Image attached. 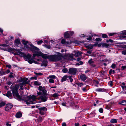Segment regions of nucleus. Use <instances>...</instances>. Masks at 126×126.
Returning a JSON list of instances; mask_svg holds the SVG:
<instances>
[{"label": "nucleus", "mask_w": 126, "mask_h": 126, "mask_svg": "<svg viewBox=\"0 0 126 126\" xmlns=\"http://www.w3.org/2000/svg\"><path fill=\"white\" fill-rule=\"evenodd\" d=\"M94 61L92 59H90L88 61V63H93Z\"/></svg>", "instance_id": "nucleus-38"}, {"label": "nucleus", "mask_w": 126, "mask_h": 126, "mask_svg": "<svg viewBox=\"0 0 126 126\" xmlns=\"http://www.w3.org/2000/svg\"><path fill=\"white\" fill-rule=\"evenodd\" d=\"M39 92L37 93V95H40L37 98V99L40 100L41 102L46 101L48 98L47 95L46 93L47 91L44 87H43L41 86H39L38 88Z\"/></svg>", "instance_id": "nucleus-4"}, {"label": "nucleus", "mask_w": 126, "mask_h": 126, "mask_svg": "<svg viewBox=\"0 0 126 126\" xmlns=\"http://www.w3.org/2000/svg\"><path fill=\"white\" fill-rule=\"evenodd\" d=\"M62 71L63 72L65 73L67 72L68 70L67 69L65 68L63 69Z\"/></svg>", "instance_id": "nucleus-33"}, {"label": "nucleus", "mask_w": 126, "mask_h": 126, "mask_svg": "<svg viewBox=\"0 0 126 126\" xmlns=\"http://www.w3.org/2000/svg\"><path fill=\"white\" fill-rule=\"evenodd\" d=\"M49 77L50 78L52 79H55V78L56 77L54 75H51L50 76H49Z\"/></svg>", "instance_id": "nucleus-42"}, {"label": "nucleus", "mask_w": 126, "mask_h": 126, "mask_svg": "<svg viewBox=\"0 0 126 126\" xmlns=\"http://www.w3.org/2000/svg\"><path fill=\"white\" fill-rule=\"evenodd\" d=\"M15 50V55H19L20 57H23L25 61H28L29 63H38L37 61H40L41 60L39 59L32 57V55L29 53L26 55L19 49H16Z\"/></svg>", "instance_id": "nucleus-3"}, {"label": "nucleus", "mask_w": 126, "mask_h": 126, "mask_svg": "<svg viewBox=\"0 0 126 126\" xmlns=\"http://www.w3.org/2000/svg\"><path fill=\"white\" fill-rule=\"evenodd\" d=\"M93 46L92 45H89L88 46V47L89 49H91L93 48Z\"/></svg>", "instance_id": "nucleus-34"}, {"label": "nucleus", "mask_w": 126, "mask_h": 126, "mask_svg": "<svg viewBox=\"0 0 126 126\" xmlns=\"http://www.w3.org/2000/svg\"><path fill=\"white\" fill-rule=\"evenodd\" d=\"M106 107L105 108L108 109H110L111 107V106H110V105H107L106 106Z\"/></svg>", "instance_id": "nucleus-37"}, {"label": "nucleus", "mask_w": 126, "mask_h": 126, "mask_svg": "<svg viewBox=\"0 0 126 126\" xmlns=\"http://www.w3.org/2000/svg\"><path fill=\"white\" fill-rule=\"evenodd\" d=\"M5 95L10 98H12V95L10 91H8Z\"/></svg>", "instance_id": "nucleus-12"}, {"label": "nucleus", "mask_w": 126, "mask_h": 126, "mask_svg": "<svg viewBox=\"0 0 126 126\" xmlns=\"http://www.w3.org/2000/svg\"><path fill=\"white\" fill-rule=\"evenodd\" d=\"M61 42L63 44H68L70 43L69 42H66L65 40L64 39H63L61 41Z\"/></svg>", "instance_id": "nucleus-18"}, {"label": "nucleus", "mask_w": 126, "mask_h": 126, "mask_svg": "<svg viewBox=\"0 0 126 126\" xmlns=\"http://www.w3.org/2000/svg\"><path fill=\"white\" fill-rule=\"evenodd\" d=\"M123 70H124L126 69V66H122L121 67Z\"/></svg>", "instance_id": "nucleus-50"}, {"label": "nucleus", "mask_w": 126, "mask_h": 126, "mask_svg": "<svg viewBox=\"0 0 126 126\" xmlns=\"http://www.w3.org/2000/svg\"><path fill=\"white\" fill-rule=\"evenodd\" d=\"M10 71L8 69V70H7L5 72H6V73H10Z\"/></svg>", "instance_id": "nucleus-59"}, {"label": "nucleus", "mask_w": 126, "mask_h": 126, "mask_svg": "<svg viewBox=\"0 0 126 126\" xmlns=\"http://www.w3.org/2000/svg\"><path fill=\"white\" fill-rule=\"evenodd\" d=\"M38 109L39 111H46L47 110V108L45 107L39 108H38Z\"/></svg>", "instance_id": "nucleus-17"}, {"label": "nucleus", "mask_w": 126, "mask_h": 126, "mask_svg": "<svg viewBox=\"0 0 126 126\" xmlns=\"http://www.w3.org/2000/svg\"><path fill=\"white\" fill-rule=\"evenodd\" d=\"M99 112H100V113H102L103 111V109H102V108H100L99 109Z\"/></svg>", "instance_id": "nucleus-49"}, {"label": "nucleus", "mask_w": 126, "mask_h": 126, "mask_svg": "<svg viewBox=\"0 0 126 126\" xmlns=\"http://www.w3.org/2000/svg\"><path fill=\"white\" fill-rule=\"evenodd\" d=\"M123 49L122 51V53L123 55H125L126 54V45L123 47Z\"/></svg>", "instance_id": "nucleus-14"}, {"label": "nucleus", "mask_w": 126, "mask_h": 126, "mask_svg": "<svg viewBox=\"0 0 126 126\" xmlns=\"http://www.w3.org/2000/svg\"><path fill=\"white\" fill-rule=\"evenodd\" d=\"M22 113L20 112H17L16 115V118H20L22 116Z\"/></svg>", "instance_id": "nucleus-15"}, {"label": "nucleus", "mask_w": 126, "mask_h": 126, "mask_svg": "<svg viewBox=\"0 0 126 126\" xmlns=\"http://www.w3.org/2000/svg\"><path fill=\"white\" fill-rule=\"evenodd\" d=\"M24 79L23 81V82L20 83V84H21L22 85H24L25 84H28L30 82V81L28 80L27 81V80H28V78H24L23 79Z\"/></svg>", "instance_id": "nucleus-11"}, {"label": "nucleus", "mask_w": 126, "mask_h": 126, "mask_svg": "<svg viewBox=\"0 0 126 126\" xmlns=\"http://www.w3.org/2000/svg\"><path fill=\"white\" fill-rule=\"evenodd\" d=\"M47 58H48L49 60L51 61L56 62L61 60H63L64 62L62 63H64L66 61H72L73 59V54L69 53H66L64 57H63L61 53H59L58 55H47Z\"/></svg>", "instance_id": "nucleus-2"}, {"label": "nucleus", "mask_w": 126, "mask_h": 126, "mask_svg": "<svg viewBox=\"0 0 126 126\" xmlns=\"http://www.w3.org/2000/svg\"><path fill=\"white\" fill-rule=\"evenodd\" d=\"M24 79H23L21 78L20 79H19L18 80V81L19 82H21L23 81H23Z\"/></svg>", "instance_id": "nucleus-55"}, {"label": "nucleus", "mask_w": 126, "mask_h": 126, "mask_svg": "<svg viewBox=\"0 0 126 126\" xmlns=\"http://www.w3.org/2000/svg\"><path fill=\"white\" fill-rule=\"evenodd\" d=\"M76 84L80 87L83 85V84L82 83H76Z\"/></svg>", "instance_id": "nucleus-35"}, {"label": "nucleus", "mask_w": 126, "mask_h": 126, "mask_svg": "<svg viewBox=\"0 0 126 126\" xmlns=\"http://www.w3.org/2000/svg\"><path fill=\"white\" fill-rule=\"evenodd\" d=\"M102 45L103 47H108L109 46V45L108 44H107L106 43H103Z\"/></svg>", "instance_id": "nucleus-25"}, {"label": "nucleus", "mask_w": 126, "mask_h": 126, "mask_svg": "<svg viewBox=\"0 0 126 126\" xmlns=\"http://www.w3.org/2000/svg\"><path fill=\"white\" fill-rule=\"evenodd\" d=\"M81 52L78 51L74 55L76 57H79L81 55Z\"/></svg>", "instance_id": "nucleus-16"}, {"label": "nucleus", "mask_w": 126, "mask_h": 126, "mask_svg": "<svg viewBox=\"0 0 126 126\" xmlns=\"http://www.w3.org/2000/svg\"><path fill=\"white\" fill-rule=\"evenodd\" d=\"M113 40L110 39L109 40H106V42L108 43L109 42H111V43H112L113 42Z\"/></svg>", "instance_id": "nucleus-36"}, {"label": "nucleus", "mask_w": 126, "mask_h": 126, "mask_svg": "<svg viewBox=\"0 0 126 126\" xmlns=\"http://www.w3.org/2000/svg\"><path fill=\"white\" fill-rule=\"evenodd\" d=\"M42 118L41 117H40L37 119V121L38 122H40L42 121Z\"/></svg>", "instance_id": "nucleus-27"}, {"label": "nucleus", "mask_w": 126, "mask_h": 126, "mask_svg": "<svg viewBox=\"0 0 126 126\" xmlns=\"http://www.w3.org/2000/svg\"><path fill=\"white\" fill-rule=\"evenodd\" d=\"M59 96V95L58 94L55 93L53 94V96L54 97H57Z\"/></svg>", "instance_id": "nucleus-32"}, {"label": "nucleus", "mask_w": 126, "mask_h": 126, "mask_svg": "<svg viewBox=\"0 0 126 126\" xmlns=\"http://www.w3.org/2000/svg\"><path fill=\"white\" fill-rule=\"evenodd\" d=\"M44 46L46 47V48L48 49H49L50 47V46H47L46 45H45Z\"/></svg>", "instance_id": "nucleus-52"}, {"label": "nucleus", "mask_w": 126, "mask_h": 126, "mask_svg": "<svg viewBox=\"0 0 126 126\" xmlns=\"http://www.w3.org/2000/svg\"><path fill=\"white\" fill-rule=\"evenodd\" d=\"M112 70L111 69L109 71V74L110 75H111V74L112 73Z\"/></svg>", "instance_id": "nucleus-57"}, {"label": "nucleus", "mask_w": 126, "mask_h": 126, "mask_svg": "<svg viewBox=\"0 0 126 126\" xmlns=\"http://www.w3.org/2000/svg\"><path fill=\"white\" fill-rule=\"evenodd\" d=\"M49 82L52 83H54V80L52 79H50L49 80Z\"/></svg>", "instance_id": "nucleus-41"}, {"label": "nucleus", "mask_w": 126, "mask_h": 126, "mask_svg": "<svg viewBox=\"0 0 126 126\" xmlns=\"http://www.w3.org/2000/svg\"><path fill=\"white\" fill-rule=\"evenodd\" d=\"M102 36L103 38H107L108 35H107L105 34H102Z\"/></svg>", "instance_id": "nucleus-29"}, {"label": "nucleus", "mask_w": 126, "mask_h": 126, "mask_svg": "<svg viewBox=\"0 0 126 126\" xmlns=\"http://www.w3.org/2000/svg\"><path fill=\"white\" fill-rule=\"evenodd\" d=\"M39 113L42 115H43L45 114V112L42 111H40Z\"/></svg>", "instance_id": "nucleus-48"}, {"label": "nucleus", "mask_w": 126, "mask_h": 126, "mask_svg": "<svg viewBox=\"0 0 126 126\" xmlns=\"http://www.w3.org/2000/svg\"><path fill=\"white\" fill-rule=\"evenodd\" d=\"M47 65V63H41V66H44L46 67Z\"/></svg>", "instance_id": "nucleus-39"}, {"label": "nucleus", "mask_w": 126, "mask_h": 126, "mask_svg": "<svg viewBox=\"0 0 126 126\" xmlns=\"http://www.w3.org/2000/svg\"><path fill=\"white\" fill-rule=\"evenodd\" d=\"M15 43L17 44H20V41L19 39H16L15 40Z\"/></svg>", "instance_id": "nucleus-23"}, {"label": "nucleus", "mask_w": 126, "mask_h": 126, "mask_svg": "<svg viewBox=\"0 0 126 126\" xmlns=\"http://www.w3.org/2000/svg\"><path fill=\"white\" fill-rule=\"evenodd\" d=\"M80 79L83 81L87 79L86 76L84 74H82L80 76Z\"/></svg>", "instance_id": "nucleus-13"}, {"label": "nucleus", "mask_w": 126, "mask_h": 126, "mask_svg": "<svg viewBox=\"0 0 126 126\" xmlns=\"http://www.w3.org/2000/svg\"><path fill=\"white\" fill-rule=\"evenodd\" d=\"M119 104L124 106L126 105V100H123L119 102Z\"/></svg>", "instance_id": "nucleus-19"}, {"label": "nucleus", "mask_w": 126, "mask_h": 126, "mask_svg": "<svg viewBox=\"0 0 126 126\" xmlns=\"http://www.w3.org/2000/svg\"><path fill=\"white\" fill-rule=\"evenodd\" d=\"M43 41L42 40H40L38 41L37 42V44L38 45H40L42 43Z\"/></svg>", "instance_id": "nucleus-31"}, {"label": "nucleus", "mask_w": 126, "mask_h": 126, "mask_svg": "<svg viewBox=\"0 0 126 126\" xmlns=\"http://www.w3.org/2000/svg\"><path fill=\"white\" fill-rule=\"evenodd\" d=\"M34 73L37 76L40 75L41 76L42 75V74L41 73H37L35 72H34Z\"/></svg>", "instance_id": "nucleus-30"}, {"label": "nucleus", "mask_w": 126, "mask_h": 126, "mask_svg": "<svg viewBox=\"0 0 126 126\" xmlns=\"http://www.w3.org/2000/svg\"><path fill=\"white\" fill-rule=\"evenodd\" d=\"M87 39L89 40H91L92 38L91 36H89V37L87 38Z\"/></svg>", "instance_id": "nucleus-54"}, {"label": "nucleus", "mask_w": 126, "mask_h": 126, "mask_svg": "<svg viewBox=\"0 0 126 126\" xmlns=\"http://www.w3.org/2000/svg\"><path fill=\"white\" fill-rule=\"evenodd\" d=\"M12 83L10 81H9L7 83V84L8 85H10Z\"/></svg>", "instance_id": "nucleus-63"}, {"label": "nucleus", "mask_w": 126, "mask_h": 126, "mask_svg": "<svg viewBox=\"0 0 126 126\" xmlns=\"http://www.w3.org/2000/svg\"><path fill=\"white\" fill-rule=\"evenodd\" d=\"M114 34H115L114 33H109V36H112Z\"/></svg>", "instance_id": "nucleus-53"}, {"label": "nucleus", "mask_w": 126, "mask_h": 126, "mask_svg": "<svg viewBox=\"0 0 126 126\" xmlns=\"http://www.w3.org/2000/svg\"><path fill=\"white\" fill-rule=\"evenodd\" d=\"M75 126H78L79 125V123H75Z\"/></svg>", "instance_id": "nucleus-60"}, {"label": "nucleus", "mask_w": 126, "mask_h": 126, "mask_svg": "<svg viewBox=\"0 0 126 126\" xmlns=\"http://www.w3.org/2000/svg\"><path fill=\"white\" fill-rule=\"evenodd\" d=\"M115 67L116 65L114 63H113L111 66V67L113 69L115 68Z\"/></svg>", "instance_id": "nucleus-44"}, {"label": "nucleus", "mask_w": 126, "mask_h": 126, "mask_svg": "<svg viewBox=\"0 0 126 126\" xmlns=\"http://www.w3.org/2000/svg\"><path fill=\"white\" fill-rule=\"evenodd\" d=\"M87 53L90 54H91L92 53V51L91 50H88L87 51Z\"/></svg>", "instance_id": "nucleus-58"}, {"label": "nucleus", "mask_w": 126, "mask_h": 126, "mask_svg": "<svg viewBox=\"0 0 126 126\" xmlns=\"http://www.w3.org/2000/svg\"><path fill=\"white\" fill-rule=\"evenodd\" d=\"M6 126H11V124H9L8 123H7Z\"/></svg>", "instance_id": "nucleus-64"}, {"label": "nucleus", "mask_w": 126, "mask_h": 126, "mask_svg": "<svg viewBox=\"0 0 126 126\" xmlns=\"http://www.w3.org/2000/svg\"><path fill=\"white\" fill-rule=\"evenodd\" d=\"M74 33L73 31H69L65 32L64 34V37L66 38H69L70 36L72 35Z\"/></svg>", "instance_id": "nucleus-7"}, {"label": "nucleus", "mask_w": 126, "mask_h": 126, "mask_svg": "<svg viewBox=\"0 0 126 126\" xmlns=\"http://www.w3.org/2000/svg\"><path fill=\"white\" fill-rule=\"evenodd\" d=\"M15 76V74L12 72L10 73V74L9 76V77L11 78H14Z\"/></svg>", "instance_id": "nucleus-21"}, {"label": "nucleus", "mask_w": 126, "mask_h": 126, "mask_svg": "<svg viewBox=\"0 0 126 126\" xmlns=\"http://www.w3.org/2000/svg\"><path fill=\"white\" fill-rule=\"evenodd\" d=\"M5 72L3 71H0V74L1 75H4L5 74Z\"/></svg>", "instance_id": "nucleus-47"}, {"label": "nucleus", "mask_w": 126, "mask_h": 126, "mask_svg": "<svg viewBox=\"0 0 126 126\" xmlns=\"http://www.w3.org/2000/svg\"><path fill=\"white\" fill-rule=\"evenodd\" d=\"M13 107V105L12 104L9 103L7 104L6 105L5 110L6 111H8L9 109L12 108Z\"/></svg>", "instance_id": "nucleus-10"}, {"label": "nucleus", "mask_w": 126, "mask_h": 126, "mask_svg": "<svg viewBox=\"0 0 126 126\" xmlns=\"http://www.w3.org/2000/svg\"><path fill=\"white\" fill-rule=\"evenodd\" d=\"M90 65L93 68H94L96 66L95 64H94L93 63H90Z\"/></svg>", "instance_id": "nucleus-40"}, {"label": "nucleus", "mask_w": 126, "mask_h": 126, "mask_svg": "<svg viewBox=\"0 0 126 126\" xmlns=\"http://www.w3.org/2000/svg\"><path fill=\"white\" fill-rule=\"evenodd\" d=\"M6 67H8L9 68H11V65L10 64L7 65H6Z\"/></svg>", "instance_id": "nucleus-56"}, {"label": "nucleus", "mask_w": 126, "mask_h": 126, "mask_svg": "<svg viewBox=\"0 0 126 126\" xmlns=\"http://www.w3.org/2000/svg\"><path fill=\"white\" fill-rule=\"evenodd\" d=\"M8 47V45L5 44H3L0 45V48L2 50L4 51L6 50V47Z\"/></svg>", "instance_id": "nucleus-9"}, {"label": "nucleus", "mask_w": 126, "mask_h": 126, "mask_svg": "<svg viewBox=\"0 0 126 126\" xmlns=\"http://www.w3.org/2000/svg\"><path fill=\"white\" fill-rule=\"evenodd\" d=\"M5 104V103L4 102H2L0 103V108L4 106Z\"/></svg>", "instance_id": "nucleus-28"}, {"label": "nucleus", "mask_w": 126, "mask_h": 126, "mask_svg": "<svg viewBox=\"0 0 126 126\" xmlns=\"http://www.w3.org/2000/svg\"><path fill=\"white\" fill-rule=\"evenodd\" d=\"M34 84L36 85H39L40 84V83L39 82L37 81H35L34 82Z\"/></svg>", "instance_id": "nucleus-24"}, {"label": "nucleus", "mask_w": 126, "mask_h": 126, "mask_svg": "<svg viewBox=\"0 0 126 126\" xmlns=\"http://www.w3.org/2000/svg\"><path fill=\"white\" fill-rule=\"evenodd\" d=\"M109 84L110 86H112L113 85V82L112 81H110L109 82Z\"/></svg>", "instance_id": "nucleus-51"}, {"label": "nucleus", "mask_w": 126, "mask_h": 126, "mask_svg": "<svg viewBox=\"0 0 126 126\" xmlns=\"http://www.w3.org/2000/svg\"><path fill=\"white\" fill-rule=\"evenodd\" d=\"M122 33H121V34L126 35V30H124V31H123L122 32Z\"/></svg>", "instance_id": "nucleus-43"}, {"label": "nucleus", "mask_w": 126, "mask_h": 126, "mask_svg": "<svg viewBox=\"0 0 126 126\" xmlns=\"http://www.w3.org/2000/svg\"><path fill=\"white\" fill-rule=\"evenodd\" d=\"M67 76L66 75H65L63 76L62 79V82H63V81H65L66 80V79L67 78Z\"/></svg>", "instance_id": "nucleus-20"}, {"label": "nucleus", "mask_w": 126, "mask_h": 126, "mask_svg": "<svg viewBox=\"0 0 126 126\" xmlns=\"http://www.w3.org/2000/svg\"><path fill=\"white\" fill-rule=\"evenodd\" d=\"M19 88L18 85H16L14 87H12L11 89L12 91L14 98L20 101L21 100H24L26 102L27 104H33L34 103V101L36 99H37V97L38 96L32 95V96L29 97L28 96H26L23 98H21V96L19 95L18 92V89Z\"/></svg>", "instance_id": "nucleus-1"}, {"label": "nucleus", "mask_w": 126, "mask_h": 126, "mask_svg": "<svg viewBox=\"0 0 126 126\" xmlns=\"http://www.w3.org/2000/svg\"><path fill=\"white\" fill-rule=\"evenodd\" d=\"M22 43L24 45V47L26 49L31 50L32 52L39 50V49L33 45L29 43L27 41H25L24 40H23Z\"/></svg>", "instance_id": "nucleus-5"}, {"label": "nucleus", "mask_w": 126, "mask_h": 126, "mask_svg": "<svg viewBox=\"0 0 126 126\" xmlns=\"http://www.w3.org/2000/svg\"><path fill=\"white\" fill-rule=\"evenodd\" d=\"M95 40L96 41H101L102 40L100 38H97L95 39Z\"/></svg>", "instance_id": "nucleus-45"}, {"label": "nucleus", "mask_w": 126, "mask_h": 126, "mask_svg": "<svg viewBox=\"0 0 126 126\" xmlns=\"http://www.w3.org/2000/svg\"><path fill=\"white\" fill-rule=\"evenodd\" d=\"M37 79V78L36 77H31L30 78V79L31 80H32L33 79H35V80H36Z\"/></svg>", "instance_id": "nucleus-46"}, {"label": "nucleus", "mask_w": 126, "mask_h": 126, "mask_svg": "<svg viewBox=\"0 0 126 126\" xmlns=\"http://www.w3.org/2000/svg\"><path fill=\"white\" fill-rule=\"evenodd\" d=\"M81 58H79V57L78 58H77V60L78 61H79L80 60H81Z\"/></svg>", "instance_id": "nucleus-61"}, {"label": "nucleus", "mask_w": 126, "mask_h": 126, "mask_svg": "<svg viewBox=\"0 0 126 126\" xmlns=\"http://www.w3.org/2000/svg\"><path fill=\"white\" fill-rule=\"evenodd\" d=\"M62 126H66V124L65 123H64L62 124Z\"/></svg>", "instance_id": "nucleus-62"}, {"label": "nucleus", "mask_w": 126, "mask_h": 126, "mask_svg": "<svg viewBox=\"0 0 126 126\" xmlns=\"http://www.w3.org/2000/svg\"><path fill=\"white\" fill-rule=\"evenodd\" d=\"M37 51H36L33 52V53L35 52V53H34L33 54V57L34 58V57L36 56L38 57L39 56H41L43 58H47V54H44L40 51L36 52Z\"/></svg>", "instance_id": "nucleus-6"}, {"label": "nucleus", "mask_w": 126, "mask_h": 126, "mask_svg": "<svg viewBox=\"0 0 126 126\" xmlns=\"http://www.w3.org/2000/svg\"><path fill=\"white\" fill-rule=\"evenodd\" d=\"M105 89H104L98 88L96 89V91L98 92H101L102 91H104Z\"/></svg>", "instance_id": "nucleus-26"}, {"label": "nucleus", "mask_w": 126, "mask_h": 126, "mask_svg": "<svg viewBox=\"0 0 126 126\" xmlns=\"http://www.w3.org/2000/svg\"><path fill=\"white\" fill-rule=\"evenodd\" d=\"M110 122L112 123H117V122L116 119H113L111 120Z\"/></svg>", "instance_id": "nucleus-22"}, {"label": "nucleus", "mask_w": 126, "mask_h": 126, "mask_svg": "<svg viewBox=\"0 0 126 126\" xmlns=\"http://www.w3.org/2000/svg\"><path fill=\"white\" fill-rule=\"evenodd\" d=\"M77 69L76 68H70L69 69L68 73L73 75H75L77 72Z\"/></svg>", "instance_id": "nucleus-8"}]
</instances>
